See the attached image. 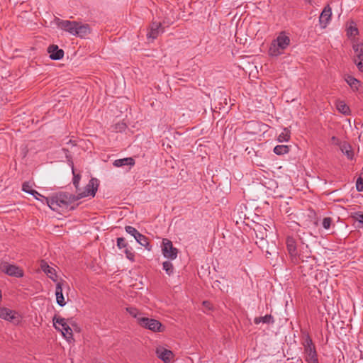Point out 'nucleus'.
<instances>
[{"label": "nucleus", "instance_id": "obj_27", "mask_svg": "<svg viewBox=\"0 0 363 363\" xmlns=\"http://www.w3.org/2000/svg\"><path fill=\"white\" fill-rule=\"evenodd\" d=\"M289 151V147L288 145H277L274 148V152L278 155H284L288 153Z\"/></svg>", "mask_w": 363, "mask_h": 363}, {"label": "nucleus", "instance_id": "obj_15", "mask_svg": "<svg viewBox=\"0 0 363 363\" xmlns=\"http://www.w3.org/2000/svg\"><path fill=\"white\" fill-rule=\"evenodd\" d=\"M90 32L91 28L88 24H82V23L78 22L74 35L84 38L89 34Z\"/></svg>", "mask_w": 363, "mask_h": 363}, {"label": "nucleus", "instance_id": "obj_14", "mask_svg": "<svg viewBox=\"0 0 363 363\" xmlns=\"http://www.w3.org/2000/svg\"><path fill=\"white\" fill-rule=\"evenodd\" d=\"M48 52L50 53V57L52 60H58L64 57L63 50L59 49L58 46L55 45H50Z\"/></svg>", "mask_w": 363, "mask_h": 363}, {"label": "nucleus", "instance_id": "obj_7", "mask_svg": "<svg viewBox=\"0 0 363 363\" xmlns=\"http://www.w3.org/2000/svg\"><path fill=\"white\" fill-rule=\"evenodd\" d=\"M162 251L166 258L174 259L177 257L178 250L173 246L172 242L168 239H163Z\"/></svg>", "mask_w": 363, "mask_h": 363}, {"label": "nucleus", "instance_id": "obj_12", "mask_svg": "<svg viewBox=\"0 0 363 363\" xmlns=\"http://www.w3.org/2000/svg\"><path fill=\"white\" fill-rule=\"evenodd\" d=\"M77 21H70L67 20H58L57 26L60 28L74 35Z\"/></svg>", "mask_w": 363, "mask_h": 363}, {"label": "nucleus", "instance_id": "obj_32", "mask_svg": "<svg viewBox=\"0 0 363 363\" xmlns=\"http://www.w3.org/2000/svg\"><path fill=\"white\" fill-rule=\"evenodd\" d=\"M359 33L358 29L354 26H350L347 30V35L348 37H354Z\"/></svg>", "mask_w": 363, "mask_h": 363}, {"label": "nucleus", "instance_id": "obj_17", "mask_svg": "<svg viewBox=\"0 0 363 363\" xmlns=\"http://www.w3.org/2000/svg\"><path fill=\"white\" fill-rule=\"evenodd\" d=\"M55 296L57 304L60 305V306H64L66 304V301H65V298L62 294V288L61 282H57V284L55 289Z\"/></svg>", "mask_w": 363, "mask_h": 363}, {"label": "nucleus", "instance_id": "obj_5", "mask_svg": "<svg viewBox=\"0 0 363 363\" xmlns=\"http://www.w3.org/2000/svg\"><path fill=\"white\" fill-rule=\"evenodd\" d=\"M286 249L291 257V261L297 264L301 258L298 254L297 245L296 240L292 237H287L286 240Z\"/></svg>", "mask_w": 363, "mask_h": 363}, {"label": "nucleus", "instance_id": "obj_10", "mask_svg": "<svg viewBox=\"0 0 363 363\" xmlns=\"http://www.w3.org/2000/svg\"><path fill=\"white\" fill-rule=\"evenodd\" d=\"M155 353L157 357L162 360L164 363H170L174 357L173 352L162 346L157 347Z\"/></svg>", "mask_w": 363, "mask_h": 363}, {"label": "nucleus", "instance_id": "obj_29", "mask_svg": "<svg viewBox=\"0 0 363 363\" xmlns=\"http://www.w3.org/2000/svg\"><path fill=\"white\" fill-rule=\"evenodd\" d=\"M163 269L166 272V273L170 276L174 273V266L172 263L169 261H165L162 264Z\"/></svg>", "mask_w": 363, "mask_h": 363}, {"label": "nucleus", "instance_id": "obj_30", "mask_svg": "<svg viewBox=\"0 0 363 363\" xmlns=\"http://www.w3.org/2000/svg\"><path fill=\"white\" fill-rule=\"evenodd\" d=\"M54 326H57L56 324H59L61 327H64L67 324H68L69 320H66L64 318H61L60 316L55 315L52 318Z\"/></svg>", "mask_w": 363, "mask_h": 363}, {"label": "nucleus", "instance_id": "obj_25", "mask_svg": "<svg viewBox=\"0 0 363 363\" xmlns=\"http://www.w3.org/2000/svg\"><path fill=\"white\" fill-rule=\"evenodd\" d=\"M352 48L354 52V55H357L358 58L363 57V43H354L352 45Z\"/></svg>", "mask_w": 363, "mask_h": 363}, {"label": "nucleus", "instance_id": "obj_18", "mask_svg": "<svg viewBox=\"0 0 363 363\" xmlns=\"http://www.w3.org/2000/svg\"><path fill=\"white\" fill-rule=\"evenodd\" d=\"M135 164V160L132 157H125L123 159L116 160L113 162V165L116 167H120L123 166H133Z\"/></svg>", "mask_w": 363, "mask_h": 363}, {"label": "nucleus", "instance_id": "obj_34", "mask_svg": "<svg viewBox=\"0 0 363 363\" xmlns=\"http://www.w3.org/2000/svg\"><path fill=\"white\" fill-rule=\"evenodd\" d=\"M127 245H128V243L125 238H118L117 239V246L118 247V248H120V249L125 248L126 249Z\"/></svg>", "mask_w": 363, "mask_h": 363}, {"label": "nucleus", "instance_id": "obj_13", "mask_svg": "<svg viewBox=\"0 0 363 363\" xmlns=\"http://www.w3.org/2000/svg\"><path fill=\"white\" fill-rule=\"evenodd\" d=\"M332 16L331 8L328 5L326 6L320 13L319 22L322 28H325L330 21Z\"/></svg>", "mask_w": 363, "mask_h": 363}, {"label": "nucleus", "instance_id": "obj_11", "mask_svg": "<svg viewBox=\"0 0 363 363\" xmlns=\"http://www.w3.org/2000/svg\"><path fill=\"white\" fill-rule=\"evenodd\" d=\"M1 269L3 272L9 276L21 277L23 275V270L16 265L4 263L1 265Z\"/></svg>", "mask_w": 363, "mask_h": 363}, {"label": "nucleus", "instance_id": "obj_16", "mask_svg": "<svg viewBox=\"0 0 363 363\" xmlns=\"http://www.w3.org/2000/svg\"><path fill=\"white\" fill-rule=\"evenodd\" d=\"M40 268L51 279H52L54 281H57L55 269L50 267L46 262H41Z\"/></svg>", "mask_w": 363, "mask_h": 363}, {"label": "nucleus", "instance_id": "obj_35", "mask_svg": "<svg viewBox=\"0 0 363 363\" xmlns=\"http://www.w3.org/2000/svg\"><path fill=\"white\" fill-rule=\"evenodd\" d=\"M126 311L129 313L130 315H132L134 318H137L138 319L139 317H138L139 314V311L136 308L134 307H128L126 308Z\"/></svg>", "mask_w": 363, "mask_h": 363}, {"label": "nucleus", "instance_id": "obj_41", "mask_svg": "<svg viewBox=\"0 0 363 363\" xmlns=\"http://www.w3.org/2000/svg\"><path fill=\"white\" fill-rule=\"evenodd\" d=\"M356 58H357V61H359V60H363V57L358 58V57H357V55H354V57H353V62H354V60H356Z\"/></svg>", "mask_w": 363, "mask_h": 363}, {"label": "nucleus", "instance_id": "obj_22", "mask_svg": "<svg viewBox=\"0 0 363 363\" xmlns=\"http://www.w3.org/2000/svg\"><path fill=\"white\" fill-rule=\"evenodd\" d=\"M255 324L263 323H274V318L271 315H266L262 317H256L254 320Z\"/></svg>", "mask_w": 363, "mask_h": 363}, {"label": "nucleus", "instance_id": "obj_9", "mask_svg": "<svg viewBox=\"0 0 363 363\" xmlns=\"http://www.w3.org/2000/svg\"><path fill=\"white\" fill-rule=\"evenodd\" d=\"M164 32V28L162 26L161 23L159 22H152L147 33V39H150L152 41L156 39L160 34Z\"/></svg>", "mask_w": 363, "mask_h": 363}, {"label": "nucleus", "instance_id": "obj_21", "mask_svg": "<svg viewBox=\"0 0 363 363\" xmlns=\"http://www.w3.org/2000/svg\"><path fill=\"white\" fill-rule=\"evenodd\" d=\"M337 109L344 115H349L350 110L349 106L342 101H339L336 104Z\"/></svg>", "mask_w": 363, "mask_h": 363}, {"label": "nucleus", "instance_id": "obj_3", "mask_svg": "<svg viewBox=\"0 0 363 363\" xmlns=\"http://www.w3.org/2000/svg\"><path fill=\"white\" fill-rule=\"evenodd\" d=\"M138 323L142 327L150 330L153 332H162L164 330V326L157 320L148 318H138Z\"/></svg>", "mask_w": 363, "mask_h": 363}, {"label": "nucleus", "instance_id": "obj_2", "mask_svg": "<svg viewBox=\"0 0 363 363\" xmlns=\"http://www.w3.org/2000/svg\"><path fill=\"white\" fill-rule=\"evenodd\" d=\"M290 43V38L282 33L277 38L272 42L269 50V53L272 56H278L282 53Z\"/></svg>", "mask_w": 363, "mask_h": 363}, {"label": "nucleus", "instance_id": "obj_4", "mask_svg": "<svg viewBox=\"0 0 363 363\" xmlns=\"http://www.w3.org/2000/svg\"><path fill=\"white\" fill-rule=\"evenodd\" d=\"M306 362L318 359V354L312 340L308 337L303 342Z\"/></svg>", "mask_w": 363, "mask_h": 363}, {"label": "nucleus", "instance_id": "obj_28", "mask_svg": "<svg viewBox=\"0 0 363 363\" xmlns=\"http://www.w3.org/2000/svg\"><path fill=\"white\" fill-rule=\"evenodd\" d=\"M345 80L352 89H353L354 90L358 89V85H359V82L357 79H355L354 77H353L352 76H347V77L346 78Z\"/></svg>", "mask_w": 363, "mask_h": 363}, {"label": "nucleus", "instance_id": "obj_23", "mask_svg": "<svg viewBox=\"0 0 363 363\" xmlns=\"http://www.w3.org/2000/svg\"><path fill=\"white\" fill-rule=\"evenodd\" d=\"M22 190L28 194L33 195L34 197H36V194H38L37 191L33 189L32 184L28 182H26L23 184Z\"/></svg>", "mask_w": 363, "mask_h": 363}, {"label": "nucleus", "instance_id": "obj_43", "mask_svg": "<svg viewBox=\"0 0 363 363\" xmlns=\"http://www.w3.org/2000/svg\"><path fill=\"white\" fill-rule=\"evenodd\" d=\"M306 363H319L318 359H315L314 361L306 362Z\"/></svg>", "mask_w": 363, "mask_h": 363}, {"label": "nucleus", "instance_id": "obj_8", "mask_svg": "<svg viewBox=\"0 0 363 363\" xmlns=\"http://www.w3.org/2000/svg\"><path fill=\"white\" fill-rule=\"evenodd\" d=\"M0 318L14 324L20 322V316L16 311L7 308H0Z\"/></svg>", "mask_w": 363, "mask_h": 363}, {"label": "nucleus", "instance_id": "obj_20", "mask_svg": "<svg viewBox=\"0 0 363 363\" xmlns=\"http://www.w3.org/2000/svg\"><path fill=\"white\" fill-rule=\"evenodd\" d=\"M55 328L58 330H60L64 337H65L68 341H70V340L73 339L72 330L71 329L68 324H67L64 327H62L61 328H60L57 326H55Z\"/></svg>", "mask_w": 363, "mask_h": 363}, {"label": "nucleus", "instance_id": "obj_37", "mask_svg": "<svg viewBox=\"0 0 363 363\" xmlns=\"http://www.w3.org/2000/svg\"><path fill=\"white\" fill-rule=\"evenodd\" d=\"M79 180H80V176L79 175H75L74 174V178H73V184L74 185V186L76 187V189L78 190V186H79Z\"/></svg>", "mask_w": 363, "mask_h": 363}, {"label": "nucleus", "instance_id": "obj_33", "mask_svg": "<svg viewBox=\"0 0 363 363\" xmlns=\"http://www.w3.org/2000/svg\"><path fill=\"white\" fill-rule=\"evenodd\" d=\"M332 222H333V219L331 218H330V217H325L323 219V222H322L323 227L325 229L328 230L330 228Z\"/></svg>", "mask_w": 363, "mask_h": 363}, {"label": "nucleus", "instance_id": "obj_1", "mask_svg": "<svg viewBox=\"0 0 363 363\" xmlns=\"http://www.w3.org/2000/svg\"><path fill=\"white\" fill-rule=\"evenodd\" d=\"M79 199L78 195L69 193H60L50 199L45 198V201L51 209L56 211L58 207L67 208L69 205Z\"/></svg>", "mask_w": 363, "mask_h": 363}, {"label": "nucleus", "instance_id": "obj_39", "mask_svg": "<svg viewBox=\"0 0 363 363\" xmlns=\"http://www.w3.org/2000/svg\"><path fill=\"white\" fill-rule=\"evenodd\" d=\"M125 253L126 255V257L130 259V260H133V258H134V254L133 252H131L128 249H125Z\"/></svg>", "mask_w": 363, "mask_h": 363}, {"label": "nucleus", "instance_id": "obj_38", "mask_svg": "<svg viewBox=\"0 0 363 363\" xmlns=\"http://www.w3.org/2000/svg\"><path fill=\"white\" fill-rule=\"evenodd\" d=\"M354 64L357 65L358 69L363 72V60L357 61V59L354 60Z\"/></svg>", "mask_w": 363, "mask_h": 363}, {"label": "nucleus", "instance_id": "obj_40", "mask_svg": "<svg viewBox=\"0 0 363 363\" xmlns=\"http://www.w3.org/2000/svg\"><path fill=\"white\" fill-rule=\"evenodd\" d=\"M203 305L206 308H208V309H210V308H211V303H210V302H208V301H203Z\"/></svg>", "mask_w": 363, "mask_h": 363}, {"label": "nucleus", "instance_id": "obj_42", "mask_svg": "<svg viewBox=\"0 0 363 363\" xmlns=\"http://www.w3.org/2000/svg\"><path fill=\"white\" fill-rule=\"evenodd\" d=\"M38 196H40V197L43 198V199L45 200V198H46V197H44L43 196H42V195H41V194H40L39 193H38V194H36V197H35V198L36 199L39 200L40 199L38 198Z\"/></svg>", "mask_w": 363, "mask_h": 363}, {"label": "nucleus", "instance_id": "obj_19", "mask_svg": "<svg viewBox=\"0 0 363 363\" xmlns=\"http://www.w3.org/2000/svg\"><path fill=\"white\" fill-rule=\"evenodd\" d=\"M340 148L342 152L345 155L349 160H352L354 155L350 144L344 142L340 144Z\"/></svg>", "mask_w": 363, "mask_h": 363}, {"label": "nucleus", "instance_id": "obj_6", "mask_svg": "<svg viewBox=\"0 0 363 363\" xmlns=\"http://www.w3.org/2000/svg\"><path fill=\"white\" fill-rule=\"evenodd\" d=\"M99 182L96 178H91L88 184L86 186L84 190L82 192H78V198L80 199L89 196H94L97 191Z\"/></svg>", "mask_w": 363, "mask_h": 363}, {"label": "nucleus", "instance_id": "obj_26", "mask_svg": "<svg viewBox=\"0 0 363 363\" xmlns=\"http://www.w3.org/2000/svg\"><path fill=\"white\" fill-rule=\"evenodd\" d=\"M290 133L289 128H284L283 131L278 136V141L279 143L288 141L290 139Z\"/></svg>", "mask_w": 363, "mask_h": 363}, {"label": "nucleus", "instance_id": "obj_24", "mask_svg": "<svg viewBox=\"0 0 363 363\" xmlns=\"http://www.w3.org/2000/svg\"><path fill=\"white\" fill-rule=\"evenodd\" d=\"M136 241L141 245L142 246L145 247L148 250H150V245L148 242V239L146 236L142 235L141 233L135 238Z\"/></svg>", "mask_w": 363, "mask_h": 363}, {"label": "nucleus", "instance_id": "obj_31", "mask_svg": "<svg viewBox=\"0 0 363 363\" xmlns=\"http://www.w3.org/2000/svg\"><path fill=\"white\" fill-rule=\"evenodd\" d=\"M125 231L134 237L135 239L140 233L135 229L134 227L130 225H127L125 227Z\"/></svg>", "mask_w": 363, "mask_h": 363}, {"label": "nucleus", "instance_id": "obj_36", "mask_svg": "<svg viewBox=\"0 0 363 363\" xmlns=\"http://www.w3.org/2000/svg\"><path fill=\"white\" fill-rule=\"evenodd\" d=\"M126 128V125L124 123H118L114 125V130L117 132H121Z\"/></svg>", "mask_w": 363, "mask_h": 363}]
</instances>
